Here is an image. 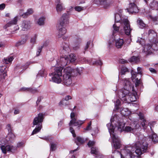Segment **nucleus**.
I'll return each mask as SVG.
<instances>
[{
  "instance_id": "13",
  "label": "nucleus",
  "mask_w": 158,
  "mask_h": 158,
  "mask_svg": "<svg viewBox=\"0 0 158 158\" xmlns=\"http://www.w3.org/2000/svg\"><path fill=\"white\" fill-rule=\"evenodd\" d=\"M56 8L57 12L59 13L65 10L63 4L60 0H56Z\"/></svg>"
},
{
  "instance_id": "29",
  "label": "nucleus",
  "mask_w": 158,
  "mask_h": 158,
  "mask_svg": "<svg viewBox=\"0 0 158 158\" xmlns=\"http://www.w3.org/2000/svg\"><path fill=\"white\" fill-rule=\"evenodd\" d=\"M150 8L152 10H158V3L154 1L151 2L150 5Z\"/></svg>"
},
{
  "instance_id": "18",
  "label": "nucleus",
  "mask_w": 158,
  "mask_h": 158,
  "mask_svg": "<svg viewBox=\"0 0 158 158\" xmlns=\"http://www.w3.org/2000/svg\"><path fill=\"white\" fill-rule=\"evenodd\" d=\"M19 19V16H17L15 17L11 21L9 22L6 24L4 26V28L6 29L7 27H10L13 25L16 24Z\"/></svg>"
},
{
  "instance_id": "39",
  "label": "nucleus",
  "mask_w": 158,
  "mask_h": 158,
  "mask_svg": "<svg viewBox=\"0 0 158 158\" xmlns=\"http://www.w3.org/2000/svg\"><path fill=\"white\" fill-rule=\"evenodd\" d=\"M137 22L141 28H143L146 25L144 23L143 21L140 19H138Z\"/></svg>"
},
{
  "instance_id": "49",
  "label": "nucleus",
  "mask_w": 158,
  "mask_h": 158,
  "mask_svg": "<svg viewBox=\"0 0 158 158\" xmlns=\"http://www.w3.org/2000/svg\"><path fill=\"white\" fill-rule=\"evenodd\" d=\"M120 101L118 99L115 102V105L116 109L118 110V106L120 104Z\"/></svg>"
},
{
  "instance_id": "51",
  "label": "nucleus",
  "mask_w": 158,
  "mask_h": 158,
  "mask_svg": "<svg viewBox=\"0 0 158 158\" xmlns=\"http://www.w3.org/2000/svg\"><path fill=\"white\" fill-rule=\"evenodd\" d=\"M6 128L8 131V133L12 132L11 126L9 124H8L6 126Z\"/></svg>"
},
{
  "instance_id": "2",
  "label": "nucleus",
  "mask_w": 158,
  "mask_h": 158,
  "mask_svg": "<svg viewBox=\"0 0 158 158\" xmlns=\"http://www.w3.org/2000/svg\"><path fill=\"white\" fill-rule=\"evenodd\" d=\"M123 83L124 89L118 91L117 95L123 102L130 103L135 102L136 100L135 96L136 93L133 92V94L129 92V90L133 89V86L128 79H124Z\"/></svg>"
},
{
  "instance_id": "40",
  "label": "nucleus",
  "mask_w": 158,
  "mask_h": 158,
  "mask_svg": "<svg viewBox=\"0 0 158 158\" xmlns=\"http://www.w3.org/2000/svg\"><path fill=\"white\" fill-rule=\"evenodd\" d=\"M131 78L132 81L135 82L136 78L135 79L136 77V72L134 71L133 70H132L131 72Z\"/></svg>"
},
{
  "instance_id": "24",
  "label": "nucleus",
  "mask_w": 158,
  "mask_h": 158,
  "mask_svg": "<svg viewBox=\"0 0 158 158\" xmlns=\"http://www.w3.org/2000/svg\"><path fill=\"white\" fill-rule=\"evenodd\" d=\"M6 152H14L17 151V147L12 145H7L6 146Z\"/></svg>"
},
{
  "instance_id": "25",
  "label": "nucleus",
  "mask_w": 158,
  "mask_h": 158,
  "mask_svg": "<svg viewBox=\"0 0 158 158\" xmlns=\"http://www.w3.org/2000/svg\"><path fill=\"white\" fill-rule=\"evenodd\" d=\"M83 60L84 61H87L88 63H89L90 64H97L98 65H101L102 64V62L101 60H99L98 61H93V60H89L88 59H87L86 60V59L85 58H84Z\"/></svg>"
},
{
  "instance_id": "23",
  "label": "nucleus",
  "mask_w": 158,
  "mask_h": 158,
  "mask_svg": "<svg viewBox=\"0 0 158 158\" xmlns=\"http://www.w3.org/2000/svg\"><path fill=\"white\" fill-rule=\"evenodd\" d=\"M124 41L123 39H119L115 41V46L118 48H121L123 46Z\"/></svg>"
},
{
  "instance_id": "15",
  "label": "nucleus",
  "mask_w": 158,
  "mask_h": 158,
  "mask_svg": "<svg viewBox=\"0 0 158 158\" xmlns=\"http://www.w3.org/2000/svg\"><path fill=\"white\" fill-rule=\"evenodd\" d=\"M68 59H69L68 56L61 57L60 59L56 61L57 64L59 65H60L63 66H65L69 63Z\"/></svg>"
},
{
  "instance_id": "5",
  "label": "nucleus",
  "mask_w": 158,
  "mask_h": 158,
  "mask_svg": "<svg viewBox=\"0 0 158 158\" xmlns=\"http://www.w3.org/2000/svg\"><path fill=\"white\" fill-rule=\"evenodd\" d=\"M44 117V114L40 113L34 118L33 121L32 127H34L35 125L36 126L35 129L33 130L31 134V135L36 134L40 132L42 128V123L43 121Z\"/></svg>"
},
{
  "instance_id": "64",
  "label": "nucleus",
  "mask_w": 158,
  "mask_h": 158,
  "mask_svg": "<svg viewBox=\"0 0 158 158\" xmlns=\"http://www.w3.org/2000/svg\"><path fill=\"white\" fill-rule=\"evenodd\" d=\"M5 7V4L3 3L0 5V10H3Z\"/></svg>"
},
{
  "instance_id": "7",
  "label": "nucleus",
  "mask_w": 158,
  "mask_h": 158,
  "mask_svg": "<svg viewBox=\"0 0 158 158\" xmlns=\"http://www.w3.org/2000/svg\"><path fill=\"white\" fill-rule=\"evenodd\" d=\"M62 70L63 68L62 67H56L55 68L54 72L49 74V75L50 76L51 75L53 76L52 78V80L53 82L59 83L61 81V79L60 77L62 76Z\"/></svg>"
},
{
  "instance_id": "4",
  "label": "nucleus",
  "mask_w": 158,
  "mask_h": 158,
  "mask_svg": "<svg viewBox=\"0 0 158 158\" xmlns=\"http://www.w3.org/2000/svg\"><path fill=\"white\" fill-rule=\"evenodd\" d=\"M75 70L70 67H66L64 69L63 71L64 73L62 81L64 85L69 86L72 84L73 77L72 73Z\"/></svg>"
},
{
  "instance_id": "44",
  "label": "nucleus",
  "mask_w": 158,
  "mask_h": 158,
  "mask_svg": "<svg viewBox=\"0 0 158 158\" xmlns=\"http://www.w3.org/2000/svg\"><path fill=\"white\" fill-rule=\"evenodd\" d=\"M148 35L152 37H155L156 36V33L153 30H150L148 32Z\"/></svg>"
},
{
  "instance_id": "19",
  "label": "nucleus",
  "mask_w": 158,
  "mask_h": 158,
  "mask_svg": "<svg viewBox=\"0 0 158 158\" xmlns=\"http://www.w3.org/2000/svg\"><path fill=\"white\" fill-rule=\"evenodd\" d=\"M62 50L61 51V53L65 55L69 53L70 52L69 45L65 43H64L63 45Z\"/></svg>"
},
{
  "instance_id": "52",
  "label": "nucleus",
  "mask_w": 158,
  "mask_h": 158,
  "mask_svg": "<svg viewBox=\"0 0 158 158\" xmlns=\"http://www.w3.org/2000/svg\"><path fill=\"white\" fill-rule=\"evenodd\" d=\"M28 91L32 93H35L37 92V89H32V88H28Z\"/></svg>"
},
{
  "instance_id": "22",
  "label": "nucleus",
  "mask_w": 158,
  "mask_h": 158,
  "mask_svg": "<svg viewBox=\"0 0 158 158\" xmlns=\"http://www.w3.org/2000/svg\"><path fill=\"white\" fill-rule=\"evenodd\" d=\"M140 119L142 121L141 124L143 127L144 129H145L147 127V124L146 120L144 119L143 114L141 113H139L138 114Z\"/></svg>"
},
{
  "instance_id": "42",
  "label": "nucleus",
  "mask_w": 158,
  "mask_h": 158,
  "mask_svg": "<svg viewBox=\"0 0 158 158\" xmlns=\"http://www.w3.org/2000/svg\"><path fill=\"white\" fill-rule=\"evenodd\" d=\"M56 148V144L54 143H51L50 144V151H55Z\"/></svg>"
},
{
  "instance_id": "3",
  "label": "nucleus",
  "mask_w": 158,
  "mask_h": 158,
  "mask_svg": "<svg viewBox=\"0 0 158 158\" xmlns=\"http://www.w3.org/2000/svg\"><path fill=\"white\" fill-rule=\"evenodd\" d=\"M115 22L120 23L123 27V29L120 31L121 34H123L124 33L127 35H130L131 29L127 17L124 16H122L120 14H116L115 16Z\"/></svg>"
},
{
  "instance_id": "43",
  "label": "nucleus",
  "mask_w": 158,
  "mask_h": 158,
  "mask_svg": "<svg viewBox=\"0 0 158 158\" xmlns=\"http://www.w3.org/2000/svg\"><path fill=\"white\" fill-rule=\"evenodd\" d=\"M128 110L127 109L124 108L121 110V113L122 115L125 116L128 114Z\"/></svg>"
},
{
  "instance_id": "62",
  "label": "nucleus",
  "mask_w": 158,
  "mask_h": 158,
  "mask_svg": "<svg viewBox=\"0 0 158 158\" xmlns=\"http://www.w3.org/2000/svg\"><path fill=\"white\" fill-rule=\"evenodd\" d=\"M42 98L43 97H39L38 98V99L36 102V104L37 105H38L39 103Z\"/></svg>"
},
{
  "instance_id": "48",
  "label": "nucleus",
  "mask_w": 158,
  "mask_h": 158,
  "mask_svg": "<svg viewBox=\"0 0 158 158\" xmlns=\"http://www.w3.org/2000/svg\"><path fill=\"white\" fill-rule=\"evenodd\" d=\"M113 28L114 29V31L113 32V35L116 32H118L119 30V27L117 26L114 24L113 25Z\"/></svg>"
},
{
  "instance_id": "46",
  "label": "nucleus",
  "mask_w": 158,
  "mask_h": 158,
  "mask_svg": "<svg viewBox=\"0 0 158 158\" xmlns=\"http://www.w3.org/2000/svg\"><path fill=\"white\" fill-rule=\"evenodd\" d=\"M149 17L152 19L156 24H158V17H153L151 15H149Z\"/></svg>"
},
{
  "instance_id": "50",
  "label": "nucleus",
  "mask_w": 158,
  "mask_h": 158,
  "mask_svg": "<svg viewBox=\"0 0 158 158\" xmlns=\"http://www.w3.org/2000/svg\"><path fill=\"white\" fill-rule=\"evenodd\" d=\"M75 10L77 11L80 12L82 10L83 8L80 6H76L75 7Z\"/></svg>"
},
{
  "instance_id": "28",
  "label": "nucleus",
  "mask_w": 158,
  "mask_h": 158,
  "mask_svg": "<svg viewBox=\"0 0 158 158\" xmlns=\"http://www.w3.org/2000/svg\"><path fill=\"white\" fill-rule=\"evenodd\" d=\"M129 61L131 62L137 63L140 61V58L139 56H133L129 59Z\"/></svg>"
},
{
  "instance_id": "12",
  "label": "nucleus",
  "mask_w": 158,
  "mask_h": 158,
  "mask_svg": "<svg viewBox=\"0 0 158 158\" xmlns=\"http://www.w3.org/2000/svg\"><path fill=\"white\" fill-rule=\"evenodd\" d=\"M125 10H127V11L130 14H133L139 12V9L135 4L131 3L129 4L128 8Z\"/></svg>"
},
{
  "instance_id": "32",
  "label": "nucleus",
  "mask_w": 158,
  "mask_h": 158,
  "mask_svg": "<svg viewBox=\"0 0 158 158\" xmlns=\"http://www.w3.org/2000/svg\"><path fill=\"white\" fill-rule=\"evenodd\" d=\"M13 59L14 58L13 56H8L7 58H4L3 61L5 64H7L10 63H11Z\"/></svg>"
},
{
  "instance_id": "38",
  "label": "nucleus",
  "mask_w": 158,
  "mask_h": 158,
  "mask_svg": "<svg viewBox=\"0 0 158 158\" xmlns=\"http://www.w3.org/2000/svg\"><path fill=\"white\" fill-rule=\"evenodd\" d=\"M84 140L82 138L77 137V138L76 143L77 145L81 144L84 143Z\"/></svg>"
},
{
  "instance_id": "55",
  "label": "nucleus",
  "mask_w": 158,
  "mask_h": 158,
  "mask_svg": "<svg viewBox=\"0 0 158 158\" xmlns=\"http://www.w3.org/2000/svg\"><path fill=\"white\" fill-rule=\"evenodd\" d=\"M91 122H90L88 124V126L86 127L84 129L86 131H89L91 129Z\"/></svg>"
},
{
  "instance_id": "6",
  "label": "nucleus",
  "mask_w": 158,
  "mask_h": 158,
  "mask_svg": "<svg viewBox=\"0 0 158 158\" xmlns=\"http://www.w3.org/2000/svg\"><path fill=\"white\" fill-rule=\"evenodd\" d=\"M107 126L110 134L111 137L113 139V147L115 149H118L122 146L120 140L118 137L114 133V128L113 126L110 128L111 124H107Z\"/></svg>"
},
{
  "instance_id": "54",
  "label": "nucleus",
  "mask_w": 158,
  "mask_h": 158,
  "mask_svg": "<svg viewBox=\"0 0 158 158\" xmlns=\"http://www.w3.org/2000/svg\"><path fill=\"white\" fill-rule=\"evenodd\" d=\"M45 73V70L44 69H42L41 70H40L37 75L38 76L39 75H40L41 76H42Z\"/></svg>"
},
{
  "instance_id": "34",
  "label": "nucleus",
  "mask_w": 158,
  "mask_h": 158,
  "mask_svg": "<svg viewBox=\"0 0 158 158\" xmlns=\"http://www.w3.org/2000/svg\"><path fill=\"white\" fill-rule=\"evenodd\" d=\"M98 149L97 148L95 147L91 148V154L97 155L96 156L97 158L99 157V154H98Z\"/></svg>"
},
{
  "instance_id": "59",
  "label": "nucleus",
  "mask_w": 158,
  "mask_h": 158,
  "mask_svg": "<svg viewBox=\"0 0 158 158\" xmlns=\"http://www.w3.org/2000/svg\"><path fill=\"white\" fill-rule=\"evenodd\" d=\"M24 145V143L23 142H21L18 143L17 144V147L20 148L23 146Z\"/></svg>"
},
{
  "instance_id": "41",
  "label": "nucleus",
  "mask_w": 158,
  "mask_h": 158,
  "mask_svg": "<svg viewBox=\"0 0 158 158\" xmlns=\"http://www.w3.org/2000/svg\"><path fill=\"white\" fill-rule=\"evenodd\" d=\"M128 71V69L124 67H121V71L119 72V73L121 75H124L125 74V73Z\"/></svg>"
},
{
  "instance_id": "11",
  "label": "nucleus",
  "mask_w": 158,
  "mask_h": 158,
  "mask_svg": "<svg viewBox=\"0 0 158 158\" xmlns=\"http://www.w3.org/2000/svg\"><path fill=\"white\" fill-rule=\"evenodd\" d=\"M69 18L68 14H63L60 18L59 25L66 26L69 23Z\"/></svg>"
},
{
  "instance_id": "14",
  "label": "nucleus",
  "mask_w": 158,
  "mask_h": 158,
  "mask_svg": "<svg viewBox=\"0 0 158 158\" xmlns=\"http://www.w3.org/2000/svg\"><path fill=\"white\" fill-rule=\"evenodd\" d=\"M7 143H9L6 139H2L0 140V148L3 153L6 154V146L5 145Z\"/></svg>"
},
{
  "instance_id": "47",
  "label": "nucleus",
  "mask_w": 158,
  "mask_h": 158,
  "mask_svg": "<svg viewBox=\"0 0 158 158\" xmlns=\"http://www.w3.org/2000/svg\"><path fill=\"white\" fill-rule=\"evenodd\" d=\"M37 37V35L36 34H34L31 38L30 42L32 43H34L36 40Z\"/></svg>"
},
{
  "instance_id": "30",
  "label": "nucleus",
  "mask_w": 158,
  "mask_h": 158,
  "mask_svg": "<svg viewBox=\"0 0 158 158\" xmlns=\"http://www.w3.org/2000/svg\"><path fill=\"white\" fill-rule=\"evenodd\" d=\"M33 10L31 9H28L27 11L23 14V15L20 14V15H22V16L23 18H26L28 16L32 14L33 13Z\"/></svg>"
},
{
  "instance_id": "57",
  "label": "nucleus",
  "mask_w": 158,
  "mask_h": 158,
  "mask_svg": "<svg viewBox=\"0 0 158 158\" xmlns=\"http://www.w3.org/2000/svg\"><path fill=\"white\" fill-rule=\"evenodd\" d=\"M91 42L90 41H88L86 44L84 48V50L85 51L87 50L89 47V45L90 44Z\"/></svg>"
},
{
  "instance_id": "20",
  "label": "nucleus",
  "mask_w": 158,
  "mask_h": 158,
  "mask_svg": "<svg viewBox=\"0 0 158 158\" xmlns=\"http://www.w3.org/2000/svg\"><path fill=\"white\" fill-rule=\"evenodd\" d=\"M21 27L22 30L24 31L27 30L30 27V22L28 21H23L21 24Z\"/></svg>"
},
{
  "instance_id": "21",
  "label": "nucleus",
  "mask_w": 158,
  "mask_h": 158,
  "mask_svg": "<svg viewBox=\"0 0 158 158\" xmlns=\"http://www.w3.org/2000/svg\"><path fill=\"white\" fill-rule=\"evenodd\" d=\"M15 136L13 132L8 133L6 137L8 143H12L15 140Z\"/></svg>"
},
{
  "instance_id": "1",
  "label": "nucleus",
  "mask_w": 158,
  "mask_h": 158,
  "mask_svg": "<svg viewBox=\"0 0 158 158\" xmlns=\"http://www.w3.org/2000/svg\"><path fill=\"white\" fill-rule=\"evenodd\" d=\"M147 138L141 135L139 139V141L134 144V147L136 149L135 153L138 156L133 155V148L131 147L127 146L121 150V152L115 151V153L118 156L121 158H140L139 156L141 155L143 152H147L148 150V144L147 142Z\"/></svg>"
},
{
  "instance_id": "8",
  "label": "nucleus",
  "mask_w": 158,
  "mask_h": 158,
  "mask_svg": "<svg viewBox=\"0 0 158 158\" xmlns=\"http://www.w3.org/2000/svg\"><path fill=\"white\" fill-rule=\"evenodd\" d=\"M158 50V40L155 41L152 46L150 44L145 45L143 50V52L146 55H151L152 53V50Z\"/></svg>"
},
{
  "instance_id": "36",
  "label": "nucleus",
  "mask_w": 158,
  "mask_h": 158,
  "mask_svg": "<svg viewBox=\"0 0 158 158\" xmlns=\"http://www.w3.org/2000/svg\"><path fill=\"white\" fill-rule=\"evenodd\" d=\"M124 131L126 132H131L134 133V129L132 127L130 126H126L124 128Z\"/></svg>"
},
{
  "instance_id": "37",
  "label": "nucleus",
  "mask_w": 158,
  "mask_h": 158,
  "mask_svg": "<svg viewBox=\"0 0 158 158\" xmlns=\"http://www.w3.org/2000/svg\"><path fill=\"white\" fill-rule=\"evenodd\" d=\"M45 19V18L44 17L40 18L37 21L38 24L40 26L44 25Z\"/></svg>"
},
{
  "instance_id": "16",
  "label": "nucleus",
  "mask_w": 158,
  "mask_h": 158,
  "mask_svg": "<svg viewBox=\"0 0 158 158\" xmlns=\"http://www.w3.org/2000/svg\"><path fill=\"white\" fill-rule=\"evenodd\" d=\"M115 2V0H101L100 4L103 6L105 8H107L112 5Z\"/></svg>"
},
{
  "instance_id": "35",
  "label": "nucleus",
  "mask_w": 158,
  "mask_h": 158,
  "mask_svg": "<svg viewBox=\"0 0 158 158\" xmlns=\"http://www.w3.org/2000/svg\"><path fill=\"white\" fill-rule=\"evenodd\" d=\"M149 137L151 138L153 142H157L158 141V137L156 134L155 133H152L149 136Z\"/></svg>"
},
{
  "instance_id": "60",
  "label": "nucleus",
  "mask_w": 158,
  "mask_h": 158,
  "mask_svg": "<svg viewBox=\"0 0 158 158\" xmlns=\"http://www.w3.org/2000/svg\"><path fill=\"white\" fill-rule=\"evenodd\" d=\"M72 99V97L69 95L66 96L63 99H64L65 101H68L69 100L71 99Z\"/></svg>"
},
{
  "instance_id": "45",
  "label": "nucleus",
  "mask_w": 158,
  "mask_h": 158,
  "mask_svg": "<svg viewBox=\"0 0 158 158\" xmlns=\"http://www.w3.org/2000/svg\"><path fill=\"white\" fill-rule=\"evenodd\" d=\"M43 47L44 45L38 47L36 52V56H39L40 55V53L41 52Z\"/></svg>"
},
{
  "instance_id": "17",
  "label": "nucleus",
  "mask_w": 158,
  "mask_h": 158,
  "mask_svg": "<svg viewBox=\"0 0 158 158\" xmlns=\"http://www.w3.org/2000/svg\"><path fill=\"white\" fill-rule=\"evenodd\" d=\"M66 27L61 25H58V28L59 31L58 35L59 37H61L66 33L67 31L65 28Z\"/></svg>"
},
{
  "instance_id": "61",
  "label": "nucleus",
  "mask_w": 158,
  "mask_h": 158,
  "mask_svg": "<svg viewBox=\"0 0 158 158\" xmlns=\"http://www.w3.org/2000/svg\"><path fill=\"white\" fill-rule=\"evenodd\" d=\"M137 70L138 74H140V75L142 74V69L140 67H138L137 69Z\"/></svg>"
},
{
  "instance_id": "63",
  "label": "nucleus",
  "mask_w": 158,
  "mask_h": 158,
  "mask_svg": "<svg viewBox=\"0 0 158 158\" xmlns=\"http://www.w3.org/2000/svg\"><path fill=\"white\" fill-rule=\"evenodd\" d=\"M75 114L74 112H72L71 113L70 117L71 119L76 118L75 117Z\"/></svg>"
},
{
  "instance_id": "53",
  "label": "nucleus",
  "mask_w": 158,
  "mask_h": 158,
  "mask_svg": "<svg viewBox=\"0 0 158 158\" xmlns=\"http://www.w3.org/2000/svg\"><path fill=\"white\" fill-rule=\"evenodd\" d=\"M95 143V142L94 141H89L88 143V145L89 147H91L94 145Z\"/></svg>"
},
{
  "instance_id": "9",
  "label": "nucleus",
  "mask_w": 158,
  "mask_h": 158,
  "mask_svg": "<svg viewBox=\"0 0 158 158\" xmlns=\"http://www.w3.org/2000/svg\"><path fill=\"white\" fill-rule=\"evenodd\" d=\"M115 117H114L111 118L110 119V123L108 124H111L110 128H111L112 126H113L114 129L116 127H117L118 130L122 132L124 131V127L125 126V123L122 122H116L114 121Z\"/></svg>"
},
{
  "instance_id": "58",
  "label": "nucleus",
  "mask_w": 158,
  "mask_h": 158,
  "mask_svg": "<svg viewBox=\"0 0 158 158\" xmlns=\"http://www.w3.org/2000/svg\"><path fill=\"white\" fill-rule=\"evenodd\" d=\"M135 86L137 87L139 85V84L141 82L140 80H138V78H136L135 81Z\"/></svg>"
},
{
  "instance_id": "26",
  "label": "nucleus",
  "mask_w": 158,
  "mask_h": 158,
  "mask_svg": "<svg viewBox=\"0 0 158 158\" xmlns=\"http://www.w3.org/2000/svg\"><path fill=\"white\" fill-rule=\"evenodd\" d=\"M131 126L133 129H134V132L136 135H137L136 133V131L137 130L139 129L140 126L137 121H135L133 123V124H131Z\"/></svg>"
},
{
  "instance_id": "27",
  "label": "nucleus",
  "mask_w": 158,
  "mask_h": 158,
  "mask_svg": "<svg viewBox=\"0 0 158 158\" xmlns=\"http://www.w3.org/2000/svg\"><path fill=\"white\" fill-rule=\"evenodd\" d=\"M59 105L62 108H64L69 105V102L68 101L62 99L59 103Z\"/></svg>"
},
{
  "instance_id": "33",
  "label": "nucleus",
  "mask_w": 158,
  "mask_h": 158,
  "mask_svg": "<svg viewBox=\"0 0 158 158\" xmlns=\"http://www.w3.org/2000/svg\"><path fill=\"white\" fill-rule=\"evenodd\" d=\"M68 57L69 63L70 62L73 63L75 62L77 59L76 57L73 54H70Z\"/></svg>"
},
{
  "instance_id": "10",
  "label": "nucleus",
  "mask_w": 158,
  "mask_h": 158,
  "mask_svg": "<svg viewBox=\"0 0 158 158\" xmlns=\"http://www.w3.org/2000/svg\"><path fill=\"white\" fill-rule=\"evenodd\" d=\"M85 121L84 120H77L76 118H73L71 120L69 124L70 126V131L74 137H75L76 135L75 133V131L73 128V126H77L78 125L80 126Z\"/></svg>"
},
{
  "instance_id": "31",
  "label": "nucleus",
  "mask_w": 158,
  "mask_h": 158,
  "mask_svg": "<svg viewBox=\"0 0 158 158\" xmlns=\"http://www.w3.org/2000/svg\"><path fill=\"white\" fill-rule=\"evenodd\" d=\"M0 75L2 78L4 79L6 76V72L5 70V68L2 67L0 69Z\"/></svg>"
},
{
  "instance_id": "56",
  "label": "nucleus",
  "mask_w": 158,
  "mask_h": 158,
  "mask_svg": "<svg viewBox=\"0 0 158 158\" xmlns=\"http://www.w3.org/2000/svg\"><path fill=\"white\" fill-rule=\"evenodd\" d=\"M26 40L25 39H23V40H22L21 41L18 42L17 43V45H20L23 44L26 42Z\"/></svg>"
}]
</instances>
